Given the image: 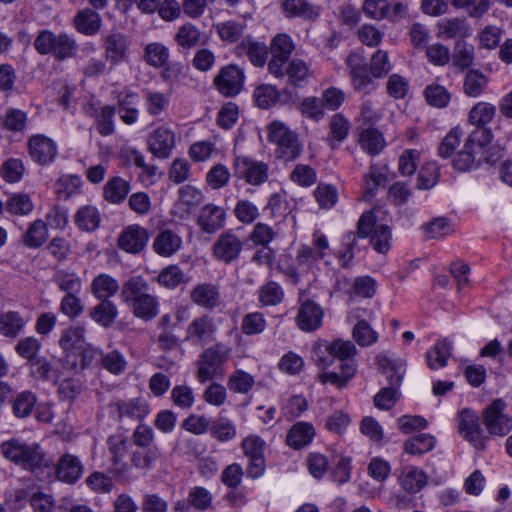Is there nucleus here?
<instances>
[{
	"label": "nucleus",
	"mask_w": 512,
	"mask_h": 512,
	"mask_svg": "<svg viewBox=\"0 0 512 512\" xmlns=\"http://www.w3.org/2000/svg\"><path fill=\"white\" fill-rule=\"evenodd\" d=\"M474 59V48L472 45L467 44L466 42L459 40L456 42L453 55L452 62L453 65L460 70H464L470 67L473 63Z\"/></svg>",
	"instance_id": "obj_55"
},
{
	"label": "nucleus",
	"mask_w": 512,
	"mask_h": 512,
	"mask_svg": "<svg viewBox=\"0 0 512 512\" xmlns=\"http://www.w3.org/2000/svg\"><path fill=\"white\" fill-rule=\"evenodd\" d=\"M35 50L41 55H52L57 60H65L76 54L78 45L75 39L64 32L55 33L44 29L34 41Z\"/></svg>",
	"instance_id": "obj_2"
},
{
	"label": "nucleus",
	"mask_w": 512,
	"mask_h": 512,
	"mask_svg": "<svg viewBox=\"0 0 512 512\" xmlns=\"http://www.w3.org/2000/svg\"><path fill=\"white\" fill-rule=\"evenodd\" d=\"M215 326L209 316L195 318L187 327L186 339L204 344L212 340Z\"/></svg>",
	"instance_id": "obj_26"
},
{
	"label": "nucleus",
	"mask_w": 512,
	"mask_h": 512,
	"mask_svg": "<svg viewBox=\"0 0 512 512\" xmlns=\"http://www.w3.org/2000/svg\"><path fill=\"white\" fill-rule=\"evenodd\" d=\"M329 134L326 138L329 146L335 148L337 144L343 142L350 131V122L343 114H334L329 122Z\"/></svg>",
	"instance_id": "obj_37"
},
{
	"label": "nucleus",
	"mask_w": 512,
	"mask_h": 512,
	"mask_svg": "<svg viewBox=\"0 0 512 512\" xmlns=\"http://www.w3.org/2000/svg\"><path fill=\"white\" fill-rule=\"evenodd\" d=\"M426 102L435 108H445L451 101V93L442 85L432 83L424 89Z\"/></svg>",
	"instance_id": "obj_51"
},
{
	"label": "nucleus",
	"mask_w": 512,
	"mask_h": 512,
	"mask_svg": "<svg viewBox=\"0 0 512 512\" xmlns=\"http://www.w3.org/2000/svg\"><path fill=\"white\" fill-rule=\"evenodd\" d=\"M110 408L119 419L128 418L133 421H142L150 413L147 401L140 397L116 400L110 404Z\"/></svg>",
	"instance_id": "obj_15"
},
{
	"label": "nucleus",
	"mask_w": 512,
	"mask_h": 512,
	"mask_svg": "<svg viewBox=\"0 0 512 512\" xmlns=\"http://www.w3.org/2000/svg\"><path fill=\"white\" fill-rule=\"evenodd\" d=\"M388 169L385 165L371 164L369 172L364 176V191L374 196L378 188L387 182Z\"/></svg>",
	"instance_id": "obj_42"
},
{
	"label": "nucleus",
	"mask_w": 512,
	"mask_h": 512,
	"mask_svg": "<svg viewBox=\"0 0 512 512\" xmlns=\"http://www.w3.org/2000/svg\"><path fill=\"white\" fill-rule=\"evenodd\" d=\"M143 93L145 108L150 116H159L167 109L169 104L168 95L151 89H144Z\"/></svg>",
	"instance_id": "obj_44"
},
{
	"label": "nucleus",
	"mask_w": 512,
	"mask_h": 512,
	"mask_svg": "<svg viewBox=\"0 0 512 512\" xmlns=\"http://www.w3.org/2000/svg\"><path fill=\"white\" fill-rule=\"evenodd\" d=\"M457 428L459 434L474 448L484 450L489 439L480 427L479 417L468 408L461 410L457 415Z\"/></svg>",
	"instance_id": "obj_6"
},
{
	"label": "nucleus",
	"mask_w": 512,
	"mask_h": 512,
	"mask_svg": "<svg viewBox=\"0 0 512 512\" xmlns=\"http://www.w3.org/2000/svg\"><path fill=\"white\" fill-rule=\"evenodd\" d=\"M235 53L239 57L246 56L254 66L263 67L268 58V47L264 42L247 37L235 47Z\"/></svg>",
	"instance_id": "obj_21"
},
{
	"label": "nucleus",
	"mask_w": 512,
	"mask_h": 512,
	"mask_svg": "<svg viewBox=\"0 0 512 512\" xmlns=\"http://www.w3.org/2000/svg\"><path fill=\"white\" fill-rule=\"evenodd\" d=\"M181 246V238L171 230L160 232L154 240L153 247L161 256H171Z\"/></svg>",
	"instance_id": "obj_39"
},
{
	"label": "nucleus",
	"mask_w": 512,
	"mask_h": 512,
	"mask_svg": "<svg viewBox=\"0 0 512 512\" xmlns=\"http://www.w3.org/2000/svg\"><path fill=\"white\" fill-rule=\"evenodd\" d=\"M346 64L350 69L353 87L358 91L366 90L372 84V78L363 58L356 53L350 54L346 58Z\"/></svg>",
	"instance_id": "obj_23"
},
{
	"label": "nucleus",
	"mask_w": 512,
	"mask_h": 512,
	"mask_svg": "<svg viewBox=\"0 0 512 512\" xmlns=\"http://www.w3.org/2000/svg\"><path fill=\"white\" fill-rule=\"evenodd\" d=\"M228 350L221 345L206 349L199 361L197 378L201 383L214 378L219 367L228 359Z\"/></svg>",
	"instance_id": "obj_10"
},
{
	"label": "nucleus",
	"mask_w": 512,
	"mask_h": 512,
	"mask_svg": "<svg viewBox=\"0 0 512 512\" xmlns=\"http://www.w3.org/2000/svg\"><path fill=\"white\" fill-rule=\"evenodd\" d=\"M315 436V429L308 422L295 423L288 432L287 443L294 449L308 445Z\"/></svg>",
	"instance_id": "obj_33"
},
{
	"label": "nucleus",
	"mask_w": 512,
	"mask_h": 512,
	"mask_svg": "<svg viewBox=\"0 0 512 512\" xmlns=\"http://www.w3.org/2000/svg\"><path fill=\"white\" fill-rule=\"evenodd\" d=\"M210 433L220 442L230 441L236 436V426L230 419L219 417L211 423Z\"/></svg>",
	"instance_id": "obj_54"
},
{
	"label": "nucleus",
	"mask_w": 512,
	"mask_h": 512,
	"mask_svg": "<svg viewBox=\"0 0 512 512\" xmlns=\"http://www.w3.org/2000/svg\"><path fill=\"white\" fill-rule=\"evenodd\" d=\"M130 307L135 317L144 321H150L158 315L159 301L155 295L148 294L144 298H140L130 304Z\"/></svg>",
	"instance_id": "obj_38"
},
{
	"label": "nucleus",
	"mask_w": 512,
	"mask_h": 512,
	"mask_svg": "<svg viewBox=\"0 0 512 512\" xmlns=\"http://www.w3.org/2000/svg\"><path fill=\"white\" fill-rule=\"evenodd\" d=\"M101 218L96 207L86 205L79 208L74 216V222L79 229L92 232L99 227Z\"/></svg>",
	"instance_id": "obj_41"
},
{
	"label": "nucleus",
	"mask_w": 512,
	"mask_h": 512,
	"mask_svg": "<svg viewBox=\"0 0 512 512\" xmlns=\"http://www.w3.org/2000/svg\"><path fill=\"white\" fill-rule=\"evenodd\" d=\"M89 316L104 328H110L118 316L117 306L110 300H100V303L89 311Z\"/></svg>",
	"instance_id": "obj_34"
},
{
	"label": "nucleus",
	"mask_w": 512,
	"mask_h": 512,
	"mask_svg": "<svg viewBox=\"0 0 512 512\" xmlns=\"http://www.w3.org/2000/svg\"><path fill=\"white\" fill-rule=\"evenodd\" d=\"M84 334L85 329L83 327H69L62 332L59 345L66 352L81 350L85 342Z\"/></svg>",
	"instance_id": "obj_48"
},
{
	"label": "nucleus",
	"mask_w": 512,
	"mask_h": 512,
	"mask_svg": "<svg viewBox=\"0 0 512 512\" xmlns=\"http://www.w3.org/2000/svg\"><path fill=\"white\" fill-rule=\"evenodd\" d=\"M283 298V289L274 281L266 283L259 290V301L263 306H276L282 302Z\"/></svg>",
	"instance_id": "obj_59"
},
{
	"label": "nucleus",
	"mask_w": 512,
	"mask_h": 512,
	"mask_svg": "<svg viewBox=\"0 0 512 512\" xmlns=\"http://www.w3.org/2000/svg\"><path fill=\"white\" fill-rule=\"evenodd\" d=\"M156 281L167 289H175L188 281L183 270L177 265H169L157 275Z\"/></svg>",
	"instance_id": "obj_50"
},
{
	"label": "nucleus",
	"mask_w": 512,
	"mask_h": 512,
	"mask_svg": "<svg viewBox=\"0 0 512 512\" xmlns=\"http://www.w3.org/2000/svg\"><path fill=\"white\" fill-rule=\"evenodd\" d=\"M376 292V281L370 276H360L355 278L351 288L347 291L349 299L353 300L358 296L361 298H371Z\"/></svg>",
	"instance_id": "obj_53"
},
{
	"label": "nucleus",
	"mask_w": 512,
	"mask_h": 512,
	"mask_svg": "<svg viewBox=\"0 0 512 512\" xmlns=\"http://www.w3.org/2000/svg\"><path fill=\"white\" fill-rule=\"evenodd\" d=\"M203 200L204 195L198 188L192 185H185L179 190V198L173 206V214L180 219H186Z\"/></svg>",
	"instance_id": "obj_13"
},
{
	"label": "nucleus",
	"mask_w": 512,
	"mask_h": 512,
	"mask_svg": "<svg viewBox=\"0 0 512 512\" xmlns=\"http://www.w3.org/2000/svg\"><path fill=\"white\" fill-rule=\"evenodd\" d=\"M377 362L381 371L387 375L389 387L381 389L374 397V404L379 409H391L399 398L398 388L401 385L405 372L404 361L393 360L387 354L377 356Z\"/></svg>",
	"instance_id": "obj_1"
},
{
	"label": "nucleus",
	"mask_w": 512,
	"mask_h": 512,
	"mask_svg": "<svg viewBox=\"0 0 512 512\" xmlns=\"http://www.w3.org/2000/svg\"><path fill=\"white\" fill-rule=\"evenodd\" d=\"M488 85V78L477 69L469 70L463 81V92L466 96L479 97Z\"/></svg>",
	"instance_id": "obj_40"
},
{
	"label": "nucleus",
	"mask_w": 512,
	"mask_h": 512,
	"mask_svg": "<svg viewBox=\"0 0 512 512\" xmlns=\"http://www.w3.org/2000/svg\"><path fill=\"white\" fill-rule=\"evenodd\" d=\"M435 446V439L430 434H419L404 443V450L412 455L424 454Z\"/></svg>",
	"instance_id": "obj_58"
},
{
	"label": "nucleus",
	"mask_w": 512,
	"mask_h": 512,
	"mask_svg": "<svg viewBox=\"0 0 512 512\" xmlns=\"http://www.w3.org/2000/svg\"><path fill=\"white\" fill-rule=\"evenodd\" d=\"M149 240L148 231L140 225H130L126 227L118 238L120 249L128 253H139L147 245Z\"/></svg>",
	"instance_id": "obj_19"
},
{
	"label": "nucleus",
	"mask_w": 512,
	"mask_h": 512,
	"mask_svg": "<svg viewBox=\"0 0 512 512\" xmlns=\"http://www.w3.org/2000/svg\"><path fill=\"white\" fill-rule=\"evenodd\" d=\"M253 385L254 378L243 370H236L230 375L227 382V386L231 391L241 394L248 393Z\"/></svg>",
	"instance_id": "obj_64"
},
{
	"label": "nucleus",
	"mask_w": 512,
	"mask_h": 512,
	"mask_svg": "<svg viewBox=\"0 0 512 512\" xmlns=\"http://www.w3.org/2000/svg\"><path fill=\"white\" fill-rule=\"evenodd\" d=\"M73 23L79 33L92 36L100 30L102 18L95 10L85 8L76 14Z\"/></svg>",
	"instance_id": "obj_28"
},
{
	"label": "nucleus",
	"mask_w": 512,
	"mask_h": 512,
	"mask_svg": "<svg viewBox=\"0 0 512 512\" xmlns=\"http://www.w3.org/2000/svg\"><path fill=\"white\" fill-rule=\"evenodd\" d=\"M253 97L258 107L267 109L278 101L279 93L274 86L263 84L256 87Z\"/></svg>",
	"instance_id": "obj_63"
},
{
	"label": "nucleus",
	"mask_w": 512,
	"mask_h": 512,
	"mask_svg": "<svg viewBox=\"0 0 512 512\" xmlns=\"http://www.w3.org/2000/svg\"><path fill=\"white\" fill-rule=\"evenodd\" d=\"M200 39V30L190 23L181 26L175 35L176 43L183 49L195 47L200 42Z\"/></svg>",
	"instance_id": "obj_57"
},
{
	"label": "nucleus",
	"mask_w": 512,
	"mask_h": 512,
	"mask_svg": "<svg viewBox=\"0 0 512 512\" xmlns=\"http://www.w3.org/2000/svg\"><path fill=\"white\" fill-rule=\"evenodd\" d=\"M428 477L425 472L415 466H407L399 475L401 487L409 493H417L427 484Z\"/></svg>",
	"instance_id": "obj_30"
},
{
	"label": "nucleus",
	"mask_w": 512,
	"mask_h": 512,
	"mask_svg": "<svg viewBox=\"0 0 512 512\" xmlns=\"http://www.w3.org/2000/svg\"><path fill=\"white\" fill-rule=\"evenodd\" d=\"M323 315L320 305L312 300H306L298 308L296 324L304 332H313L321 326Z\"/></svg>",
	"instance_id": "obj_18"
},
{
	"label": "nucleus",
	"mask_w": 512,
	"mask_h": 512,
	"mask_svg": "<svg viewBox=\"0 0 512 512\" xmlns=\"http://www.w3.org/2000/svg\"><path fill=\"white\" fill-rule=\"evenodd\" d=\"M163 458L160 448L156 445L147 448H138L131 454V464L136 469L148 471L156 462Z\"/></svg>",
	"instance_id": "obj_32"
},
{
	"label": "nucleus",
	"mask_w": 512,
	"mask_h": 512,
	"mask_svg": "<svg viewBox=\"0 0 512 512\" xmlns=\"http://www.w3.org/2000/svg\"><path fill=\"white\" fill-rule=\"evenodd\" d=\"M25 324V320L18 312L8 311L0 315V333L5 337L18 336Z\"/></svg>",
	"instance_id": "obj_43"
},
{
	"label": "nucleus",
	"mask_w": 512,
	"mask_h": 512,
	"mask_svg": "<svg viewBox=\"0 0 512 512\" xmlns=\"http://www.w3.org/2000/svg\"><path fill=\"white\" fill-rule=\"evenodd\" d=\"M244 242L232 230H228L217 238L212 246V255L226 264L237 259L242 250Z\"/></svg>",
	"instance_id": "obj_11"
},
{
	"label": "nucleus",
	"mask_w": 512,
	"mask_h": 512,
	"mask_svg": "<svg viewBox=\"0 0 512 512\" xmlns=\"http://www.w3.org/2000/svg\"><path fill=\"white\" fill-rule=\"evenodd\" d=\"M234 175L254 186L263 184L268 179V164L246 156H237L233 164Z\"/></svg>",
	"instance_id": "obj_7"
},
{
	"label": "nucleus",
	"mask_w": 512,
	"mask_h": 512,
	"mask_svg": "<svg viewBox=\"0 0 512 512\" xmlns=\"http://www.w3.org/2000/svg\"><path fill=\"white\" fill-rule=\"evenodd\" d=\"M375 209L364 212L358 220V235L366 239L370 237L373 249L381 254H386L391 248V229L385 224H376Z\"/></svg>",
	"instance_id": "obj_4"
},
{
	"label": "nucleus",
	"mask_w": 512,
	"mask_h": 512,
	"mask_svg": "<svg viewBox=\"0 0 512 512\" xmlns=\"http://www.w3.org/2000/svg\"><path fill=\"white\" fill-rule=\"evenodd\" d=\"M130 191L129 182L121 177L110 178L103 187L104 199L112 204H120Z\"/></svg>",
	"instance_id": "obj_36"
},
{
	"label": "nucleus",
	"mask_w": 512,
	"mask_h": 512,
	"mask_svg": "<svg viewBox=\"0 0 512 512\" xmlns=\"http://www.w3.org/2000/svg\"><path fill=\"white\" fill-rule=\"evenodd\" d=\"M283 8L289 17H302L315 19L319 15V8L311 5L306 0H285Z\"/></svg>",
	"instance_id": "obj_46"
},
{
	"label": "nucleus",
	"mask_w": 512,
	"mask_h": 512,
	"mask_svg": "<svg viewBox=\"0 0 512 512\" xmlns=\"http://www.w3.org/2000/svg\"><path fill=\"white\" fill-rule=\"evenodd\" d=\"M25 450L21 452V460L17 465L22 466L25 469L35 472L43 468L49 467V460L46 458L44 452L38 444L25 443Z\"/></svg>",
	"instance_id": "obj_29"
},
{
	"label": "nucleus",
	"mask_w": 512,
	"mask_h": 512,
	"mask_svg": "<svg viewBox=\"0 0 512 512\" xmlns=\"http://www.w3.org/2000/svg\"><path fill=\"white\" fill-rule=\"evenodd\" d=\"M48 238L47 225L41 219L31 223L23 235V242L29 248H39Z\"/></svg>",
	"instance_id": "obj_49"
},
{
	"label": "nucleus",
	"mask_w": 512,
	"mask_h": 512,
	"mask_svg": "<svg viewBox=\"0 0 512 512\" xmlns=\"http://www.w3.org/2000/svg\"><path fill=\"white\" fill-rule=\"evenodd\" d=\"M437 34L443 39L466 38L472 34L466 18H443L437 23Z\"/></svg>",
	"instance_id": "obj_22"
},
{
	"label": "nucleus",
	"mask_w": 512,
	"mask_h": 512,
	"mask_svg": "<svg viewBox=\"0 0 512 512\" xmlns=\"http://www.w3.org/2000/svg\"><path fill=\"white\" fill-rule=\"evenodd\" d=\"M148 291V282L142 276H133L123 283L120 296L123 302L130 305L150 294Z\"/></svg>",
	"instance_id": "obj_31"
},
{
	"label": "nucleus",
	"mask_w": 512,
	"mask_h": 512,
	"mask_svg": "<svg viewBox=\"0 0 512 512\" xmlns=\"http://www.w3.org/2000/svg\"><path fill=\"white\" fill-rule=\"evenodd\" d=\"M299 111L304 117L316 122L325 117L323 102L317 97L304 98L299 105Z\"/></svg>",
	"instance_id": "obj_60"
},
{
	"label": "nucleus",
	"mask_w": 512,
	"mask_h": 512,
	"mask_svg": "<svg viewBox=\"0 0 512 512\" xmlns=\"http://www.w3.org/2000/svg\"><path fill=\"white\" fill-rule=\"evenodd\" d=\"M244 78V73L238 66L227 65L215 76L214 85L222 95L233 97L242 91Z\"/></svg>",
	"instance_id": "obj_12"
},
{
	"label": "nucleus",
	"mask_w": 512,
	"mask_h": 512,
	"mask_svg": "<svg viewBox=\"0 0 512 512\" xmlns=\"http://www.w3.org/2000/svg\"><path fill=\"white\" fill-rule=\"evenodd\" d=\"M452 343L448 340L438 342L426 353L427 364L431 369H438L446 366L451 354Z\"/></svg>",
	"instance_id": "obj_45"
},
{
	"label": "nucleus",
	"mask_w": 512,
	"mask_h": 512,
	"mask_svg": "<svg viewBox=\"0 0 512 512\" xmlns=\"http://www.w3.org/2000/svg\"><path fill=\"white\" fill-rule=\"evenodd\" d=\"M30 157L40 165H47L54 161L57 155V145L45 135H33L28 141Z\"/></svg>",
	"instance_id": "obj_14"
},
{
	"label": "nucleus",
	"mask_w": 512,
	"mask_h": 512,
	"mask_svg": "<svg viewBox=\"0 0 512 512\" xmlns=\"http://www.w3.org/2000/svg\"><path fill=\"white\" fill-rule=\"evenodd\" d=\"M27 122V115L20 109H8L1 117L0 125L2 128L9 131L19 132L22 131Z\"/></svg>",
	"instance_id": "obj_61"
},
{
	"label": "nucleus",
	"mask_w": 512,
	"mask_h": 512,
	"mask_svg": "<svg viewBox=\"0 0 512 512\" xmlns=\"http://www.w3.org/2000/svg\"><path fill=\"white\" fill-rule=\"evenodd\" d=\"M169 59L168 48L161 43H150L145 48V60L154 67H162Z\"/></svg>",
	"instance_id": "obj_62"
},
{
	"label": "nucleus",
	"mask_w": 512,
	"mask_h": 512,
	"mask_svg": "<svg viewBox=\"0 0 512 512\" xmlns=\"http://www.w3.org/2000/svg\"><path fill=\"white\" fill-rule=\"evenodd\" d=\"M174 147L175 133L168 127H158L148 137V149L157 158H168Z\"/></svg>",
	"instance_id": "obj_16"
},
{
	"label": "nucleus",
	"mask_w": 512,
	"mask_h": 512,
	"mask_svg": "<svg viewBox=\"0 0 512 512\" xmlns=\"http://www.w3.org/2000/svg\"><path fill=\"white\" fill-rule=\"evenodd\" d=\"M358 143L371 156L379 154L386 144L382 133L372 126L359 129Z\"/></svg>",
	"instance_id": "obj_27"
},
{
	"label": "nucleus",
	"mask_w": 512,
	"mask_h": 512,
	"mask_svg": "<svg viewBox=\"0 0 512 512\" xmlns=\"http://www.w3.org/2000/svg\"><path fill=\"white\" fill-rule=\"evenodd\" d=\"M118 281L108 274H99L91 283V292L99 300H109L119 290Z\"/></svg>",
	"instance_id": "obj_35"
},
{
	"label": "nucleus",
	"mask_w": 512,
	"mask_h": 512,
	"mask_svg": "<svg viewBox=\"0 0 512 512\" xmlns=\"http://www.w3.org/2000/svg\"><path fill=\"white\" fill-rule=\"evenodd\" d=\"M191 301L205 309H213L220 304V294L217 287L210 283H201L190 291Z\"/></svg>",
	"instance_id": "obj_25"
},
{
	"label": "nucleus",
	"mask_w": 512,
	"mask_h": 512,
	"mask_svg": "<svg viewBox=\"0 0 512 512\" xmlns=\"http://www.w3.org/2000/svg\"><path fill=\"white\" fill-rule=\"evenodd\" d=\"M295 49L293 39L285 33L277 34L271 41V59L267 64L270 74H282V65L286 64Z\"/></svg>",
	"instance_id": "obj_8"
},
{
	"label": "nucleus",
	"mask_w": 512,
	"mask_h": 512,
	"mask_svg": "<svg viewBox=\"0 0 512 512\" xmlns=\"http://www.w3.org/2000/svg\"><path fill=\"white\" fill-rule=\"evenodd\" d=\"M282 74H272L277 79H287L293 87H304L309 80L310 70L307 63L299 58L289 60L282 65Z\"/></svg>",
	"instance_id": "obj_20"
},
{
	"label": "nucleus",
	"mask_w": 512,
	"mask_h": 512,
	"mask_svg": "<svg viewBox=\"0 0 512 512\" xmlns=\"http://www.w3.org/2000/svg\"><path fill=\"white\" fill-rule=\"evenodd\" d=\"M36 403L37 397L34 393L23 391L17 395L12 403L13 414L18 418H26L31 415Z\"/></svg>",
	"instance_id": "obj_52"
},
{
	"label": "nucleus",
	"mask_w": 512,
	"mask_h": 512,
	"mask_svg": "<svg viewBox=\"0 0 512 512\" xmlns=\"http://www.w3.org/2000/svg\"><path fill=\"white\" fill-rule=\"evenodd\" d=\"M268 140L276 145L275 156L283 161H294L302 153L298 135L283 122L273 121L268 126Z\"/></svg>",
	"instance_id": "obj_3"
},
{
	"label": "nucleus",
	"mask_w": 512,
	"mask_h": 512,
	"mask_svg": "<svg viewBox=\"0 0 512 512\" xmlns=\"http://www.w3.org/2000/svg\"><path fill=\"white\" fill-rule=\"evenodd\" d=\"M504 400L494 399L483 411V423L490 435L505 436L512 430V416Z\"/></svg>",
	"instance_id": "obj_5"
},
{
	"label": "nucleus",
	"mask_w": 512,
	"mask_h": 512,
	"mask_svg": "<svg viewBox=\"0 0 512 512\" xmlns=\"http://www.w3.org/2000/svg\"><path fill=\"white\" fill-rule=\"evenodd\" d=\"M83 473L81 461L72 454H64L56 465L57 479L65 483H75Z\"/></svg>",
	"instance_id": "obj_24"
},
{
	"label": "nucleus",
	"mask_w": 512,
	"mask_h": 512,
	"mask_svg": "<svg viewBox=\"0 0 512 512\" xmlns=\"http://www.w3.org/2000/svg\"><path fill=\"white\" fill-rule=\"evenodd\" d=\"M104 58L112 66L129 59V42L127 36L117 30L110 31L102 39Z\"/></svg>",
	"instance_id": "obj_9"
},
{
	"label": "nucleus",
	"mask_w": 512,
	"mask_h": 512,
	"mask_svg": "<svg viewBox=\"0 0 512 512\" xmlns=\"http://www.w3.org/2000/svg\"><path fill=\"white\" fill-rule=\"evenodd\" d=\"M496 114V107L488 102H478L470 110L468 119L476 127H485Z\"/></svg>",
	"instance_id": "obj_47"
},
{
	"label": "nucleus",
	"mask_w": 512,
	"mask_h": 512,
	"mask_svg": "<svg viewBox=\"0 0 512 512\" xmlns=\"http://www.w3.org/2000/svg\"><path fill=\"white\" fill-rule=\"evenodd\" d=\"M225 218L226 211L223 207L209 203L200 209L196 223L201 231L213 234L224 226Z\"/></svg>",
	"instance_id": "obj_17"
},
{
	"label": "nucleus",
	"mask_w": 512,
	"mask_h": 512,
	"mask_svg": "<svg viewBox=\"0 0 512 512\" xmlns=\"http://www.w3.org/2000/svg\"><path fill=\"white\" fill-rule=\"evenodd\" d=\"M233 213L236 219L245 225L252 224L260 215L257 205L248 199H239Z\"/></svg>",
	"instance_id": "obj_56"
}]
</instances>
